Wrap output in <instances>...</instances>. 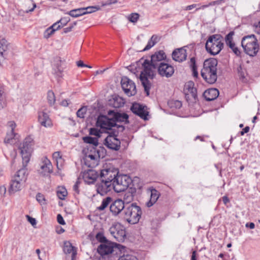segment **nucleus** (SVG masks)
Here are the masks:
<instances>
[{
	"label": "nucleus",
	"instance_id": "4468645a",
	"mask_svg": "<svg viewBox=\"0 0 260 260\" xmlns=\"http://www.w3.org/2000/svg\"><path fill=\"white\" fill-rule=\"evenodd\" d=\"M156 70L160 76L166 78L172 77L175 71L174 67L166 62L160 63Z\"/></svg>",
	"mask_w": 260,
	"mask_h": 260
},
{
	"label": "nucleus",
	"instance_id": "1a4fd4ad",
	"mask_svg": "<svg viewBox=\"0 0 260 260\" xmlns=\"http://www.w3.org/2000/svg\"><path fill=\"white\" fill-rule=\"evenodd\" d=\"M119 130L108 133L109 135L104 140V145L108 148L117 151L120 148V141L116 137L119 133Z\"/></svg>",
	"mask_w": 260,
	"mask_h": 260
},
{
	"label": "nucleus",
	"instance_id": "ea45409f",
	"mask_svg": "<svg viewBox=\"0 0 260 260\" xmlns=\"http://www.w3.org/2000/svg\"><path fill=\"white\" fill-rule=\"evenodd\" d=\"M68 192L65 188L61 187L57 191V195L60 200H64L65 197L67 196Z\"/></svg>",
	"mask_w": 260,
	"mask_h": 260
},
{
	"label": "nucleus",
	"instance_id": "052dcab7",
	"mask_svg": "<svg viewBox=\"0 0 260 260\" xmlns=\"http://www.w3.org/2000/svg\"><path fill=\"white\" fill-rule=\"evenodd\" d=\"M80 184V182L79 181H77L76 183L74 185L73 187V190L77 193V194L79 193V184Z\"/></svg>",
	"mask_w": 260,
	"mask_h": 260
},
{
	"label": "nucleus",
	"instance_id": "c9c22d12",
	"mask_svg": "<svg viewBox=\"0 0 260 260\" xmlns=\"http://www.w3.org/2000/svg\"><path fill=\"white\" fill-rule=\"evenodd\" d=\"M61 27V25L59 23L58 21H57L54 23L52 26L49 27L46 31V33H47V37H49L50 35L54 33V32Z\"/></svg>",
	"mask_w": 260,
	"mask_h": 260
},
{
	"label": "nucleus",
	"instance_id": "7ed1b4c3",
	"mask_svg": "<svg viewBox=\"0 0 260 260\" xmlns=\"http://www.w3.org/2000/svg\"><path fill=\"white\" fill-rule=\"evenodd\" d=\"M217 65L218 60L215 58H210L205 60L201 75L207 83L213 84L216 81Z\"/></svg>",
	"mask_w": 260,
	"mask_h": 260
},
{
	"label": "nucleus",
	"instance_id": "4d7b16f0",
	"mask_svg": "<svg viewBox=\"0 0 260 260\" xmlns=\"http://www.w3.org/2000/svg\"><path fill=\"white\" fill-rule=\"evenodd\" d=\"M8 126L10 128V132L13 133L14 132V129L16 127V123L13 121H10L8 122L7 124Z\"/></svg>",
	"mask_w": 260,
	"mask_h": 260
},
{
	"label": "nucleus",
	"instance_id": "bb28decb",
	"mask_svg": "<svg viewBox=\"0 0 260 260\" xmlns=\"http://www.w3.org/2000/svg\"><path fill=\"white\" fill-rule=\"evenodd\" d=\"M23 183L24 182H23L13 178L9 189V192L12 193L21 190Z\"/></svg>",
	"mask_w": 260,
	"mask_h": 260
},
{
	"label": "nucleus",
	"instance_id": "ddd939ff",
	"mask_svg": "<svg viewBox=\"0 0 260 260\" xmlns=\"http://www.w3.org/2000/svg\"><path fill=\"white\" fill-rule=\"evenodd\" d=\"M194 83L192 81H189L185 83L183 88V92L186 101L190 105L195 100V88Z\"/></svg>",
	"mask_w": 260,
	"mask_h": 260
},
{
	"label": "nucleus",
	"instance_id": "f704fd0d",
	"mask_svg": "<svg viewBox=\"0 0 260 260\" xmlns=\"http://www.w3.org/2000/svg\"><path fill=\"white\" fill-rule=\"evenodd\" d=\"M6 106V102L4 86L0 84V109L4 108Z\"/></svg>",
	"mask_w": 260,
	"mask_h": 260
},
{
	"label": "nucleus",
	"instance_id": "9d476101",
	"mask_svg": "<svg viewBox=\"0 0 260 260\" xmlns=\"http://www.w3.org/2000/svg\"><path fill=\"white\" fill-rule=\"evenodd\" d=\"M121 87L125 93L131 96L137 93L135 83L127 77H123L121 80Z\"/></svg>",
	"mask_w": 260,
	"mask_h": 260
},
{
	"label": "nucleus",
	"instance_id": "f257e3e1",
	"mask_svg": "<svg viewBox=\"0 0 260 260\" xmlns=\"http://www.w3.org/2000/svg\"><path fill=\"white\" fill-rule=\"evenodd\" d=\"M167 55L163 50L155 52L151 56V60L141 58L139 63L142 64L143 71L141 72L140 80L144 88L147 95H149V90L151 88V83L148 78L153 79L156 74V68L160 63L165 62Z\"/></svg>",
	"mask_w": 260,
	"mask_h": 260
},
{
	"label": "nucleus",
	"instance_id": "2f4dec72",
	"mask_svg": "<svg viewBox=\"0 0 260 260\" xmlns=\"http://www.w3.org/2000/svg\"><path fill=\"white\" fill-rule=\"evenodd\" d=\"M84 9L83 8L75 9L68 12L66 14L71 17L77 18L84 15Z\"/></svg>",
	"mask_w": 260,
	"mask_h": 260
},
{
	"label": "nucleus",
	"instance_id": "f8f14e48",
	"mask_svg": "<svg viewBox=\"0 0 260 260\" xmlns=\"http://www.w3.org/2000/svg\"><path fill=\"white\" fill-rule=\"evenodd\" d=\"M118 173V170L113 167L103 169L101 171L99 177V180H105L107 181H110V183H112Z\"/></svg>",
	"mask_w": 260,
	"mask_h": 260
},
{
	"label": "nucleus",
	"instance_id": "58836bf2",
	"mask_svg": "<svg viewBox=\"0 0 260 260\" xmlns=\"http://www.w3.org/2000/svg\"><path fill=\"white\" fill-rule=\"evenodd\" d=\"M47 100L50 106H53L55 102V95L52 90H49L48 91Z\"/></svg>",
	"mask_w": 260,
	"mask_h": 260
},
{
	"label": "nucleus",
	"instance_id": "de8ad7c7",
	"mask_svg": "<svg viewBox=\"0 0 260 260\" xmlns=\"http://www.w3.org/2000/svg\"><path fill=\"white\" fill-rule=\"evenodd\" d=\"M53 158L56 159V166L58 169L60 170V168L58 166L59 162H61L62 160L61 155L59 151L55 152L53 153Z\"/></svg>",
	"mask_w": 260,
	"mask_h": 260
},
{
	"label": "nucleus",
	"instance_id": "dca6fc26",
	"mask_svg": "<svg viewBox=\"0 0 260 260\" xmlns=\"http://www.w3.org/2000/svg\"><path fill=\"white\" fill-rule=\"evenodd\" d=\"M99 180L100 182H98L96 184V190L98 193L101 196H104L111 191L112 185L110 181H107L105 180Z\"/></svg>",
	"mask_w": 260,
	"mask_h": 260
},
{
	"label": "nucleus",
	"instance_id": "a878e982",
	"mask_svg": "<svg viewBox=\"0 0 260 260\" xmlns=\"http://www.w3.org/2000/svg\"><path fill=\"white\" fill-rule=\"evenodd\" d=\"M54 61V66L55 67V69H54V74L57 77L62 78L63 76L62 72L63 71V68L61 67L62 61L61 60L60 57H56L55 58Z\"/></svg>",
	"mask_w": 260,
	"mask_h": 260
},
{
	"label": "nucleus",
	"instance_id": "e2e57ef3",
	"mask_svg": "<svg viewBox=\"0 0 260 260\" xmlns=\"http://www.w3.org/2000/svg\"><path fill=\"white\" fill-rule=\"evenodd\" d=\"M28 221L31 223V225H36L37 222L35 218L30 217L28 215H27Z\"/></svg>",
	"mask_w": 260,
	"mask_h": 260
},
{
	"label": "nucleus",
	"instance_id": "bf43d9fd",
	"mask_svg": "<svg viewBox=\"0 0 260 260\" xmlns=\"http://www.w3.org/2000/svg\"><path fill=\"white\" fill-rule=\"evenodd\" d=\"M97 239L99 240L101 242L106 241V238L101 233H98L96 235Z\"/></svg>",
	"mask_w": 260,
	"mask_h": 260
},
{
	"label": "nucleus",
	"instance_id": "6ab92c4d",
	"mask_svg": "<svg viewBox=\"0 0 260 260\" xmlns=\"http://www.w3.org/2000/svg\"><path fill=\"white\" fill-rule=\"evenodd\" d=\"M39 172L43 176L48 175L52 172V165L46 157L42 158Z\"/></svg>",
	"mask_w": 260,
	"mask_h": 260
},
{
	"label": "nucleus",
	"instance_id": "09e8293b",
	"mask_svg": "<svg viewBox=\"0 0 260 260\" xmlns=\"http://www.w3.org/2000/svg\"><path fill=\"white\" fill-rule=\"evenodd\" d=\"M139 14L138 13H132L128 17V20L133 23H136L137 22L139 18Z\"/></svg>",
	"mask_w": 260,
	"mask_h": 260
},
{
	"label": "nucleus",
	"instance_id": "5fc2aeb1",
	"mask_svg": "<svg viewBox=\"0 0 260 260\" xmlns=\"http://www.w3.org/2000/svg\"><path fill=\"white\" fill-rule=\"evenodd\" d=\"M77 25V22L75 21L73 23L70 24L69 27H66L63 29V33H68L71 31L73 28Z\"/></svg>",
	"mask_w": 260,
	"mask_h": 260
},
{
	"label": "nucleus",
	"instance_id": "7c9ffc66",
	"mask_svg": "<svg viewBox=\"0 0 260 260\" xmlns=\"http://www.w3.org/2000/svg\"><path fill=\"white\" fill-rule=\"evenodd\" d=\"M159 41V38L157 35H153L148 41V43L146 47L143 49V51H145L149 50L151 48L154 46Z\"/></svg>",
	"mask_w": 260,
	"mask_h": 260
},
{
	"label": "nucleus",
	"instance_id": "2eb2a0df",
	"mask_svg": "<svg viewBox=\"0 0 260 260\" xmlns=\"http://www.w3.org/2000/svg\"><path fill=\"white\" fill-rule=\"evenodd\" d=\"M125 206L124 201L120 199H117L111 204L110 210L113 215L117 216L121 212L123 213Z\"/></svg>",
	"mask_w": 260,
	"mask_h": 260
},
{
	"label": "nucleus",
	"instance_id": "338daca9",
	"mask_svg": "<svg viewBox=\"0 0 260 260\" xmlns=\"http://www.w3.org/2000/svg\"><path fill=\"white\" fill-rule=\"evenodd\" d=\"M76 64L78 67H87V65L84 63L82 60H79L76 62Z\"/></svg>",
	"mask_w": 260,
	"mask_h": 260
},
{
	"label": "nucleus",
	"instance_id": "3c124183",
	"mask_svg": "<svg viewBox=\"0 0 260 260\" xmlns=\"http://www.w3.org/2000/svg\"><path fill=\"white\" fill-rule=\"evenodd\" d=\"M94 154H89L86 155V159L87 160V159L90 158L91 160L95 161L98 157H100V155L99 154V151L98 150L95 152L94 151Z\"/></svg>",
	"mask_w": 260,
	"mask_h": 260
},
{
	"label": "nucleus",
	"instance_id": "864d4df0",
	"mask_svg": "<svg viewBox=\"0 0 260 260\" xmlns=\"http://www.w3.org/2000/svg\"><path fill=\"white\" fill-rule=\"evenodd\" d=\"M216 3H217V2L214 1V2L209 3V4H208V5H202L201 6L199 5H196V11H199L201 9H204L207 8L208 7H209V6L214 5Z\"/></svg>",
	"mask_w": 260,
	"mask_h": 260
},
{
	"label": "nucleus",
	"instance_id": "a211bd4d",
	"mask_svg": "<svg viewBox=\"0 0 260 260\" xmlns=\"http://www.w3.org/2000/svg\"><path fill=\"white\" fill-rule=\"evenodd\" d=\"M81 176L84 182L88 184L93 183L98 178V172L94 170L89 169L82 172Z\"/></svg>",
	"mask_w": 260,
	"mask_h": 260
},
{
	"label": "nucleus",
	"instance_id": "6e6d98bb",
	"mask_svg": "<svg viewBox=\"0 0 260 260\" xmlns=\"http://www.w3.org/2000/svg\"><path fill=\"white\" fill-rule=\"evenodd\" d=\"M70 21V18L69 17L61 18L58 21L59 23L61 25V27L66 25Z\"/></svg>",
	"mask_w": 260,
	"mask_h": 260
},
{
	"label": "nucleus",
	"instance_id": "a19ab883",
	"mask_svg": "<svg viewBox=\"0 0 260 260\" xmlns=\"http://www.w3.org/2000/svg\"><path fill=\"white\" fill-rule=\"evenodd\" d=\"M168 105L172 108L179 109L182 106V103L178 100H171L168 102Z\"/></svg>",
	"mask_w": 260,
	"mask_h": 260
},
{
	"label": "nucleus",
	"instance_id": "412c9836",
	"mask_svg": "<svg viewBox=\"0 0 260 260\" xmlns=\"http://www.w3.org/2000/svg\"><path fill=\"white\" fill-rule=\"evenodd\" d=\"M242 46L245 53L251 56L255 55L259 49V46L257 42L243 45H242Z\"/></svg>",
	"mask_w": 260,
	"mask_h": 260
},
{
	"label": "nucleus",
	"instance_id": "aec40b11",
	"mask_svg": "<svg viewBox=\"0 0 260 260\" xmlns=\"http://www.w3.org/2000/svg\"><path fill=\"white\" fill-rule=\"evenodd\" d=\"M185 48V47H183L175 49L172 54L173 59L179 62L186 60L187 57V53L186 50Z\"/></svg>",
	"mask_w": 260,
	"mask_h": 260
},
{
	"label": "nucleus",
	"instance_id": "72a5a7b5",
	"mask_svg": "<svg viewBox=\"0 0 260 260\" xmlns=\"http://www.w3.org/2000/svg\"><path fill=\"white\" fill-rule=\"evenodd\" d=\"M257 42V40L254 35L247 36L243 38L241 41V45H247L249 43Z\"/></svg>",
	"mask_w": 260,
	"mask_h": 260
},
{
	"label": "nucleus",
	"instance_id": "b1692460",
	"mask_svg": "<svg viewBox=\"0 0 260 260\" xmlns=\"http://www.w3.org/2000/svg\"><path fill=\"white\" fill-rule=\"evenodd\" d=\"M219 95V91L216 88H210L203 93V96L206 101H211L215 100Z\"/></svg>",
	"mask_w": 260,
	"mask_h": 260
},
{
	"label": "nucleus",
	"instance_id": "4c0bfd02",
	"mask_svg": "<svg viewBox=\"0 0 260 260\" xmlns=\"http://www.w3.org/2000/svg\"><path fill=\"white\" fill-rule=\"evenodd\" d=\"M234 35V31L230 32L225 37V40L227 46L230 48H233L235 43L233 41V36Z\"/></svg>",
	"mask_w": 260,
	"mask_h": 260
},
{
	"label": "nucleus",
	"instance_id": "473e14b6",
	"mask_svg": "<svg viewBox=\"0 0 260 260\" xmlns=\"http://www.w3.org/2000/svg\"><path fill=\"white\" fill-rule=\"evenodd\" d=\"M112 201V199L110 197H107L106 198L104 199L102 202L101 205L96 208L97 210L101 211L104 210L111 203Z\"/></svg>",
	"mask_w": 260,
	"mask_h": 260
},
{
	"label": "nucleus",
	"instance_id": "603ef678",
	"mask_svg": "<svg viewBox=\"0 0 260 260\" xmlns=\"http://www.w3.org/2000/svg\"><path fill=\"white\" fill-rule=\"evenodd\" d=\"M89 134L99 137H101V132L96 128H91L89 130Z\"/></svg>",
	"mask_w": 260,
	"mask_h": 260
},
{
	"label": "nucleus",
	"instance_id": "c03bdc74",
	"mask_svg": "<svg viewBox=\"0 0 260 260\" xmlns=\"http://www.w3.org/2000/svg\"><path fill=\"white\" fill-rule=\"evenodd\" d=\"M36 199L41 205L47 204L46 200L45 199L44 196L41 193H37L36 195Z\"/></svg>",
	"mask_w": 260,
	"mask_h": 260
},
{
	"label": "nucleus",
	"instance_id": "9b49d317",
	"mask_svg": "<svg viewBox=\"0 0 260 260\" xmlns=\"http://www.w3.org/2000/svg\"><path fill=\"white\" fill-rule=\"evenodd\" d=\"M120 246H121V245L114 243H104L98 246L97 250L100 254L104 256L114 252L117 249H119Z\"/></svg>",
	"mask_w": 260,
	"mask_h": 260
},
{
	"label": "nucleus",
	"instance_id": "393cba45",
	"mask_svg": "<svg viewBox=\"0 0 260 260\" xmlns=\"http://www.w3.org/2000/svg\"><path fill=\"white\" fill-rule=\"evenodd\" d=\"M149 191L150 192V197L149 201L146 203V205L148 207H150L156 202L160 196V193L153 188H150Z\"/></svg>",
	"mask_w": 260,
	"mask_h": 260
},
{
	"label": "nucleus",
	"instance_id": "0eeeda50",
	"mask_svg": "<svg viewBox=\"0 0 260 260\" xmlns=\"http://www.w3.org/2000/svg\"><path fill=\"white\" fill-rule=\"evenodd\" d=\"M132 182L131 178L126 175H117L112 183V188L116 192L125 191Z\"/></svg>",
	"mask_w": 260,
	"mask_h": 260
},
{
	"label": "nucleus",
	"instance_id": "6e6552de",
	"mask_svg": "<svg viewBox=\"0 0 260 260\" xmlns=\"http://www.w3.org/2000/svg\"><path fill=\"white\" fill-rule=\"evenodd\" d=\"M109 231L113 238L119 242H123L126 239L125 228L119 222L113 223L109 228Z\"/></svg>",
	"mask_w": 260,
	"mask_h": 260
},
{
	"label": "nucleus",
	"instance_id": "0e129e2a",
	"mask_svg": "<svg viewBox=\"0 0 260 260\" xmlns=\"http://www.w3.org/2000/svg\"><path fill=\"white\" fill-rule=\"evenodd\" d=\"M118 0H107L105 4L104 5H110L112 4H115L117 2Z\"/></svg>",
	"mask_w": 260,
	"mask_h": 260
},
{
	"label": "nucleus",
	"instance_id": "20e7f679",
	"mask_svg": "<svg viewBox=\"0 0 260 260\" xmlns=\"http://www.w3.org/2000/svg\"><path fill=\"white\" fill-rule=\"evenodd\" d=\"M142 212L136 203L126 205L123 211V218L131 224L137 223L141 217Z\"/></svg>",
	"mask_w": 260,
	"mask_h": 260
},
{
	"label": "nucleus",
	"instance_id": "5701e85b",
	"mask_svg": "<svg viewBox=\"0 0 260 260\" xmlns=\"http://www.w3.org/2000/svg\"><path fill=\"white\" fill-rule=\"evenodd\" d=\"M113 113L112 119L114 120L115 123L118 122H124L125 123H128V116L127 114L123 113L114 112L112 111H109V115Z\"/></svg>",
	"mask_w": 260,
	"mask_h": 260
},
{
	"label": "nucleus",
	"instance_id": "39448f33",
	"mask_svg": "<svg viewBox=\"0 0 260 260\" xmlns=\"http://www.w3.org/2000/svg\"><path fill=\"white\" fill-rule=\"evenodd\" d=\"M223 47V38L220 35L215 34L209 36L206 41L207 51L212 55L218 54Z\"/></svg>",
	"mask_w": 260,
	"mask_h": 260
},
{
	"label": "nucleus",
	"instance_id": "4be33fe9",
	"mask_svg": "<svg viewBox=\"0 0 260 260\" xmlns=\"http://www.w3.org/2000/svg\"><path fill=\"white\" fill-rule=\"evenodd\" d=\"M38 121L41 125L46 127L50 126L52 122L48 114L44 111L38 112Z\"/></svg>",
	"mask_w": 260,
	"mask_h": 260
},
{
	"label": "nucleus",
	"instance_id": "f3484780",
	"mask_svg": "<svg viewBox=\"0 0 260 260\" xmlns=\"http://www.w3.org/2000/svg\"><path fill=\"white\" fill-rule=\"evenodd\" d=\"M146 107L138 103H134L131 106V110L133 113L139 116L144 120H147L148 112L145 109Z\"/></svg>",
	"mask_w": 260,
	"mask_h": 260
},
{
	"label": "nucleus",
	"instance_id": "cd10ccee",
	"mask_svg": "<svg viewBox=\"0 0 260 260\" xmlns=\"http://www.w3.org/2000/svg\"><path fill=\"white\" fill-rule=\"evenodd\" d=\"M17 134L14 132H8L4 140L6 144L13 145L17 142Z\"/></svg>",
	"mask_w": 260,
	"mask_h": 260
},
{
	"label": "nucleus",
	"instance_id": "e433bc0d",
	"mask_svg": "<svg viewBox=\"0 0 260 260\" xmlns=\"http://www.w3.org/2000/svg\"><path fill=\"white\" fill-rule=\"evenodd\" d=\"M84 143L93 145L94 146H97L99 144L98 140L96 138L86 136L83 138Z\"/></svg>",
	"mask_w": 260,
	"mask_h": 260
},
{
	"label": "nucleus",
	"instance_id": "680f3d73",
	"mask_svg": "<svg viewBox=\"0 0 260 260\" xmlns=\"http://www.w3.org/2000/svg\"><path fill=\"white\" fill-rule=\"evenodd\" d=\"M234 52V53L236 55H240L241 52L240 51V50H239L238 48L236 46H235V44H234V47L233 48H230Z\"/></svg>",
	"mask_w": 260,
	"mask_h": 260
},
{
	"label": "nucleus",
	"instance_id": "f03ea898",
	"mask_svg": "<svg viewBox=\"0 0 260 260\" xmlns=\"http://www.w3.org/2000/svg\"><path fill=\"white\" fill-rule=\"evenodd\" d=\"M32 139L29 137L26 138L19 147L22 156L23 165L24 167L19 170L13 178L24 183L27 179V169L25 167L29 161L32 152Z\"/></svg>",
	"mask_w": 260,
	"mask_h": 260
},
{
	"label": "nucleus",
	"instance_id": "a18cd8bd",
	"mask_svg": "<svg viewBox=\"0 0 260 260\" xmlns=\"http://www.w3.org/2000/svg\"><path fill=\"white\" fill-rule=\"evenodd\" d=\"M87 112V107H82L80 108L77 112L76 114L78 117L81 118H84L85 117V115Z\"/></svg>",
	"mask_w": 260,
	"mask_h": 260
},
{
	"label": "nucleus",
	"instance_id": "774afa93",
	"mask_svg": "<svg viewBox=\"0 0 260 260\" xmlns=\"http://www.w3.org/2000/svg\"><path fill=\"white\" fill-rule=\"evenodd\" d=\"M246 226L249 228L250 229H253L255 227V224L253 222L247 223L246 224Z\"/></svg>",
	"mask_w": 260,
	"mask_h": 260
},
{
	"label": "nucleus",
	"instance_id": "69168bd1",
	"mask_svg": "<svg viewBox=\"0 0 260 260\" xmlns=\"http://www.w3.org/2000/svg\"><path fill=\"white\" fill-rule=\"evenodd\" d=\"M250 128L249 126H247L245 128H244L242 131L240 132V134L241 136L244 135V134L248 133L249 131Z\"/></svg>",
	"mask_w": 260,
	"mask_h": 260
},
{
	"label": "nucleus",
	"instance_id": "37998d69",
	"mask_svg": "<svg viewBox=\"0 0 260 260\" xmlns=\"http://www.w3.org/2000/svg\"><path fill=\"white\" fill-rule=\"evenodd\" d=\"M83 8L84 9V15L96 12L100 9V7L99 6H89Z\"/></svg>",
	"mask_w": 260,
	"mask_h": 260
},
{
	"label": "nucleus",
	"instance_id": "c85d7f7f",
	"mask_svg": "<svg viewBox=\"0 0 260 260\" xmlns=\"http://www.w3.org/2000/svg\"><path fill=\"white\" fill-rule=\"evenodd\" d=\"M74 249V247L70 242L68 241L64 242L63 250L66 254L72 253V260H74V257L76 254V251Z\"/></svg>",
	"mask_w": 260,
	"mask_h": 260
},
{
	"label": "nucleus",
	"instance_id": "49530a36",
	"mask_svg": "<svg viewBox=\"0 0 260 260\" xmlns=\"http://www.w3.org/2000/svg\"><path fill=\"white\" fill-rule=\"evenodd\" d=\"M118 260H138L136 256L132 254H123Z\"/></svg>",
	"mask_w": 260,
	"mask_h": 260
},
{
	"label": "nucleus",
	"instance_id": "8fccbe9b",
	"mask_svg": "<svg viewBox=\"0 0 260 260\" xmlns=\"http://www.w3.org/2000/svg\"><path fill=\"white\" fill-rule=\"evenodd\" d=\"M188 63L191 69L192 76L195 77V57H191Z\"/></svg>",
	"mask_w": 260,
	"mask_h": 260
},
{
	"label": "nucleus",
	"instance_id": "79ce46f5",
	"mask_svg": "<svg viewBox=\"0 0 260 260\" xmlns=\"http://www.w3.org/2000/svg\"><path fill=\"white\" fill-rule=\"evenodd\" d=\"M134 194L130 191H126L124 196H123V201L124 202H125L127 203H128L132 202L134 199Z\"/></svg>",
	"mask_w": 260,
	"mask_h": 260
},
{
	"label": "nucleus",
	"instance_id": "13d9d810",
	"mask_svg": "<svg viewBox=\"0 0 260 260\" xmlns=\"http://www.w3.org/2000/svg\"><path fill=\"white\" fill-rule=\"evenodd\" d=\"M57 222L61 225H64L66 224V222L61 216V214H59L57 215Z\"/></svg>",
	"mask_w": 260,
	"mask_h": 260
},
{
	"label": "nucleus",
	"instance_id": "c756f323",
	"mask_svg": "<svg viewBox=\"0 0 260 260\" xmlns=\"http://www.w3.org/2000/svg\"><path fill=\"white\" fill-rule=\"evenodd\" d=\"M125 103V101L122 98L116 96L110 101V105L113 107L118 108L122 107Z\"/></svg>",
	"mask_w": 260,
	"mask_h": 260
},
{
	"label": "nucleus",
	"instance_id": "423d86ee",
	"mask_svg": "<svg viewBox=\"0 0 260 260\" xmlns=\"http://www.w3.org/2000/svg\"><path fill=\"white\" fill-rule=\"evenodd\" d=\"M96 125L103 131L110 130L111 132L119 130L122 132L125 128L124 126L115 123L112 118H110L108 116L103 115H100L98 117Z\"/></svg>",
	"mask_w": 260,
	"mask_h": 260
}]
</instances>
